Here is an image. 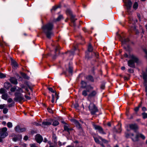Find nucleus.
<instances>
[{
    "label": "nucleus",
    "instance_id": "2",
    "mask_svg": "<svg viewBox=\"0 0 147 147\" xmlns=\"http://www.w3.org/2000/svg\"><path fill=\"white\" fill-rule=\"evenodd\" d=\"M129 58L131 59L128 61V65L131 67H135V63H138V58L136 56L133 55H130L129 56Z\"/></svg>",
    "mask_w": 147,
    "mask_h": 147
},
{
    "label": "nucleus",
    "instance_id": "63",
    "mask_svg": "<svg viewBox=\"0 0 147 147\" xmlns=\"http://www.w3.org/2000/svg\"><path fill=\"white\" fill-rule=\"evenodd\" d=\"M21 147H26V144H23L21 145Z\"/></svg>",
    "mask_w": 147,
    "mask_h": 147
},
{
    "label": "nucleus",
    "instance_id": "43",
    "mask_svg": "<svg viewBox=\"0 0 147 147\" xmlns=\"http://www.w3.org/2000/svg\"><path fill=\"white\" fill-rule=\"evenodd\" d=\"M72 122L74 123L75 125L78 122L75 119L72 120Z\"/></svg>",
    "mask_w": 147,
    "mask_h": 147
},
{
    "label": "nucleus",
    "instance_id": "1",
    "mask_svg": "<svg viewBox=\"0 0 147 147\" xmlns=\"http://www.w3.org/2000/svg\"><path fill=\"white\" fill-rule=\"evenodd\" d=\"M53 27V23H49L43 26L42 28L45 34L47 37L49 39L53 35V34L51 30Z\"/></svg>",
    "mask_w": 147,
    "mask_h": 147
},
{
    "label": "nucleus",
    "instance_id": "11",
    "mask_svg": "<svg viewBox=\"0 0 147 147\" xmlns=\"http://www.w3.org/2000/svg\"><path fill=\"white\" fill-rule=\"evenodd\" d=\"M139 136L143 139H144L145 138V136L142 134H140L139 135L137 134L136 135V137L134 138H133L132 137L131 138L133 141L134 142H136L138 140V137Z\"/></svg>",
    "mask_w": 147,
    "mask_h": 147
},
{
    "label": "nucleus",
    "instance_id": "51",
    "mask_svg": "<svg viewBox=\"0 0 147 147\" xmlns=\"http://www.w3.org/2000/svg\"><path fill=\"white\" fill-rule=\"evenodd\" d=\"M25 97L27 100H30L31 99V98L27 95H25Z\"/></svg>",
    "mask_w": 147,
    "mask_h": 147
},
{
    "label": "nucleus",
    "instance_id": "8",
    "mask_svg": "<svg viewBox=\"0 0 147 147\" xmlns=\"http://www.w3.org/2000/svg\"><path fill=\"white\" fill-rule=\"evenodd\" d=\"M93 87L90 85L87 86L86 90H84L82 92V95L84 96H88V93L89 92L90 90H93Z\"/></svg>",
    "mask_w": 147,
    "mask_h": 147
},
{
    "label": "nucleus",
    "instance_id": "40",
    "mask_svg": "<svg viewBox=\"0 0 147 147\" xmlns=\"http://www.w3.org/2000/svg\"><path fill=\"white\" fill-rule=\"evenodd\" d=\"M6 76L4 74L0 72V78H3L5 77Z\"/></svg>",
    "mask_w": 147,
    "mask_h": 147
},
{
    "label": "nucleus",
    "instance_id": "21",
    "mask_svg": "<svg viewBox=\"0 0 147 147\" xmlns=\"http://www.w3.org/2000/svg\"><path fill=\"white\" fill-rule=\"evenodd\" d=\"M81 83L82 84V88H87V86H86V83L84 82V81H82Z\"/></svg>",
    "mask_w": 147,
    "mask_h": 147
},
{
    "label": "nucleus",
    "instance_id": "48",
    "mask_svg": "<svg viewBox=\"0 0 147 147\" xmlns=\"http://www.w3.org/2000/svg\"><path fill=\"white\" fill-rule=\"evenodd\" d=\"M76 127L77 128L79 129H80L81 128V127L80 124H79L77 125L76 126Z\"/></svg>",
    "mask_w": 147,
    "mask_h": 147
},
{
    "label": "nucleus",
    "instance_id": "20",
    "mask_svg": "<svg viewBox=\"0 0 147 147\" xmlns=\"http://www.w3.org/2000/svg\"><path fill=\"white\" fill-rule=\"evenodd\" d=\"M8 95L7 93L4 94L2 95L1 98L5 100H6L8 98Z\"/></svg>",
    "mask_w": 147,
    "mask_h": 147
},
{
    "label": "nucleus",
    "instance_id": "41",
    "mask_svg": "<svg viewBox=\"0 0 147 147\" xmlns=\"http://www.w3.org/2000/svg\"><path fill=\"white\" fill-rule=\"evenodd\" d=\"M8 111V109L6 108H4L3 110V113L4 114H6L7 113Z\"/></svg>",
    "mask_w": 147,
    "mask_h": 147
},
{
    "label": "nucleus",
    "instance_id": "10",
    "mask_svg": "<svg viewBox=\"0 0 147 147\" xmlns=\"http://www.w3.org/2000/svg\"><path fill=\"white\" fill-rule=\"evenodd\" d=\"M98 93L97 90H93L88 95V98H90L92 97H95Z\"/></svg>",
    "mask_w": 147,
    "mask_h": 147
},
{
    "label": "nucleus",
    "instance_id": "23",
    "mask_svg": "<svg viewBox=\"0 0 147 147\" xmlns=\"http://www.w3.org/2000/svg\"><path fill=\"white\" fill-rule=\"evenodd\" d=\"M74 53V51H68L67 53H67L68 55H73Z\"/></svg>",
    "mask_w": 147,
    "mask_h": 147
},
{
    "label": "nucleus",
    "instance_id": "22",
    "mask_svg": "<svg viewBox=\"0 0 147 147\" xmlns=\"http://www.w3.org/2000/svg\"><path fill=\"white\" fill-rule=\"evenodd\" d=\"M21 74L24 78L27 80H29V79L30 77L26 74L23 73H22Z\"/></svg>",
    "mask_w": 147,
    "mask_h": 147
},
{
    "label": "nucleus",
    "instance_id": "36",
    "mask_svg": "<svg viewBox=\"0 0 147 147\" xmlns=\"http://www.w3.org/2000/svg\"><path fill=\"white\" fill-rule=\"evenodd\" d=\"M7 126L9 128H11L12 127V123L11 122H8L7 124Z\"/></svg>",
    "mask_w": 147,
    "mask_h": 147
},
{
    "label": "nucleus",
    "instance_id": "52",
    "mask_svg": "<svg viewBox=\"0 0 147 147\" xmlns=\"http://www.w3.org/2000/svg\"><path fill=\"white\" fill-rule=\"evenodd\" d=\"M20 132H23L26 130V129L25 128H20Z\"/></svg>",
    "mask_w": 147,
    "mask_h": 147
},
{
    "label": "nucleus",
    "instance_id": "13",
    "mask_svg": "<svg viewBox=\"0 0 147 147\" xmlns=\"http://www.w3.org/2000/svg\"><path fill=\"white\" fill-rule=\"evenodd\" d=\"M11 65L14 69H17L18 67V65L16 62L14 60H11Z\"/></svg>",
    "mask_w": 147,
    "mask_h": 147
},
{
    "label": "nucleus",
    "instance_id": "49",
    "mask_svg": "<svg viewBox=\"0 0 147 147\" xmlns=\"http://www.w3.org/2000/svg\"><path fill=\"white\" fill-rule=\"evenodd\" d=\"M7 101L8 102H11L13 101V99L11 98H9L7 100Z\"/></svg>",
    "mask_w": 147,
    "mask_h": 147
},
{
    "label": "nucleus",
    "instance_id": "14",
    "mask_svg": "<svg viewBox=\"0 0 147 147\" xmlns=\"http://www.w3.org/2000/svg\"><path fill=\"white\" fill-rule=\"evenodd\" d=\"M69 125L67 124L64 125L63 128L64 130L67 132L69 134H70L69 131L73 130V129L72 128H69Z\"/></svg>",
    "mask_w": 147,
    "mask_h": 147
},
{
    "label": "nucleus",
    "instance_id": "7",
    "mask_svg": "<svg viewBox=\"0 0 147 147\" xmlns=\"http://www.w3.org/2000/svg\"><path fill=\"white\" fill-rule=\"evenodd\" d=\"M22 94L20 93L16 92L15 93V97L14 99L16 101H21L23 100L24 98L22 96Z\"/></svg>",
    "mask_w": 147,
    "mask_h": 147
},
{
    "label": "nucleus",
    "instance_id": "12",
    "mask_svg": "<svg viewBox=\"0 0 147 147\" xmlns=\"http://www.w3.org/2000/svg\"><path fill=\"white\" fill-rule=\"evenodd\" d=\"M35 140L38 143H40L42 141V137L39 134H37L35 136Z\"/></svg>",
    "mask_w": 147,
    "mask_h": 147
},
{
    "label": "nucleus",
    "instance_id": "32",
    "mask_svg": "<svg viewBox=\"0 0 147 147\" xmlns=\"http://www.w3.org/2000/svg\"><path fill=\"white\" fill-rule=\"evenodd\" d=\"M138 7V4L137 2H135L134 3V4L133 6V8L136 9H137Z\"/></svg>",
    "mask_w": 147,
    "mask_h": 147
},
{
    "label": "nucleus",
    "instance_id": "47",
    "mask_svg": "<svg viewBox=\"0 0 147 147\" xmlns=\"http://www.w3.org/2000/svg\"><path fill=\"white\" fill-rule=\"evenodd\" d=\"M14 105H15L14 103V102H13L12 103H11V104L8 105V107H13V106H14Z\"/></svg>",
    "mask_w": 147,
    "mask_h": 147
},
{
    "label": "nucleus",
    "instance_id": "34",
    "mask_svg": "<svg viewBox=\"0 0 147 147\" xmlns=\"http://www.w3.org/2000/svg\"><path fill=\"white\" fill-rule=\"evenodd\" d=\"M75 16L71 15V21L73 22H74L75 20H76V19H75Z\"/></svg>",
    "mask_w": 147,
    "mask_h": 147
},
{
    "label": "nucleus",
    "instance_id": "39",
    "mask_svg": "<svg viewBox=\"0 0 147 147\" xmlns=\"http://www.w3.org/2000/svg\"><path fill=\"white\" fill-rule=\"evenodd\" d=\"M16 89V87L15 86L12 87L10 89V91L11 92H14Z\"/></svg>",
    "mask_w": 147,
    "mask_h": 147
},
{
    "label": "nucleus",
    "instance_id": "5",
    "mask_svg": "<svg viewBox=\"0 0 147 147\" xmlns=\"http://www.w3.org/2000/svg\"><path fill=\"white\" fill-rule=\"evenodd\" d=\"M89 110L92 115H94L98 112V110L95 105L93 103H91L89 106Z\"/></svg>",
    "mask_w": 147,
    "mask_h": 147
},
{
    "label": "nucleus",
    "instance_id": "60",
    "mask_svg": "<svg viewBox=\"0 0 147 147\" xmlns=\"http://www.w3.org/2000/svg\"><path fill=\"white\" fill-rule=\"evenodd\" d=\"M129 21H130V23H133L132 22V20H133V18L131 17H129Z\"/></svg>",
    "mask_w": 147,
    "mask_h": 147
},
{
    "label": "nucleus",
    "instance_id": "50",
    "mask_svg": "<svg viewBox=\"0 0 147 147\" xmlns=\"http://www.w3.org/2000/svg\"><path fill=\"white\" fill-rule=\"evenodd\" d=\"M128 72L130 73H132L133 72V69H129L128 70Z\"/></svg>",
    "mask_w": 147,
    "mask_h": 147
},
{
    "label": "nucleus",
    "instance_id": "6",
    "mask_svg": "<svg viewBox=\"0 0 147 147\" xmlns=\"http://www.w3.org/2000/svg\"><path fill=\"white\" fill-rule=\"evenodd\" d=\"M93 126L94 129L96 130H98L100 134H106V133L104 131L103 128L100 126L95 124H93Z\"/></svg>",
    "mask_w": 147,
    "mask_h": 147
},
{
    "label": "nucleus",
    "instance_id": "38",
    "mask_svg": "<svg viewBox=\"0 0 147 147\" xmlns=\"http://www.w3.org/2000/svg\"><path fill=\"white\" fill-rule=\"evenodd\" d=\"M16 91L21 93L24 92V91L21 88H18L16 90Z\"/></svg>",
    "mask_w": 147,
    "mask_h": 147
},
{
    "label": "nucleus",
    "instance_id": "46",
    "mask_svg": "<svg viewBox=\"0 0 147 147\" xmlns=\"http://www.w3.org/2000/svg\"><path fill=\"white\" fill-rule=\"evenodd\" d=\"M52 99L51 100V102L52 103H53L54 102V99H55V96L53 94H52Z\"/></svg>",
    "mask_w": 147,
    "mask_h": 147
},
{
    "label": "nucleus",
    "instance_id": "62",
    "mask_svg": "<svg viewBox=\"0 0 147 147\" xmlns=\"http://www.w3.org/2000/svg\"><path fill=\"white\" fill-rule=\"evenodd\" d=\"M59 47H56L55 49V52H56L57 51H59Z\"/></svg>",
    "mask_w": 147,
    "mask_h": 147
},
{
    "label": "nucleus",
    "instance_id": "31",
    "mask_svg": "<svg viewBox=\"0 0 147 147\" xmlns=\"http://www.w3.org/2000/svg\"><path fill=\"white\" fill-rule=\"evenodd\" d=\"M52 138L54 143H56L57 142V137L55 134L53 135Z\"/></svg>",
    "mask_w": 147,
    "mask_h": 147
},
{
    "label": "nucleus",
    "instance_id": "29",
    "mask_svg": "<svg viewBox=\"0 0 147 147\" xmlns=\"http://www.w3.org/2000/svg\"><path fill=\"white\" fill-rule=\"evenodd\" d=\"M68 71L69 74H72L73 73V68L70 66H69Z\"/></svg>",
    "mask_w": 147,
    "mask_h": 147
},
{
    "label": "nucleus",
    "instance_id": "56",
    "mask_svg": "<svg viewBox=\"0 0 147 147\" xmlns=\"http://www.w3.org/2000/svg\"><path fill=\"white\" fill-rule=\"evenodd\" d=\"M47 110H48V112H49V113H53V111L50 109L49 108H48L47 109Z\"/></svg>",
    "mask_w": 147,
    "mask_h": 147
},
{
    "label": "nucleus",
    "instance_id": "17",
    "mask_svg": "<svg viewBox=\"0 0 147 147\" xmlns=\"http://www.w3.org/2000/svg\"><path fill=\"white\" fill-rule=\"evenodd\" d=\"M22 138V136L21 135H18L14 137L13 138V140L16 142L17 140H20Z\"/></svg>",
    "mask_w": 147,
    "mask_h": 147
},
{
    "label": "nucleus",
    "instance_id": "33",
    "mask_svg": "<svg viewBox=\"0 0 147 147\" xmlns=\"http://www.w3.org/2000/svg\"><path fill=\"white\" fill-rule=\"evenodd\" d=\"M6 92V90L3 88H1L0 90V93L1 94H5V92Z\"/></svg>",
    "mask_w": 147,
    "mask_h": 147
},
{
    "label": "nucleus",
    "instance_id": "53",
    "mask_svg": "<svg viewBox=\"0 0 147 147\" xmlns=\"http://www.w3.org/2000/svg\"><path fill=\"white\" fill-rule=\"evenodd\" d=\"M59 7H53L51 11L55 10L57 9Z\"/></svg>",
    "mask_w": 147,
    "mask_h": 147
},
{
    "label": "nucleus",
    "instance_id": "64",
    "mask_svg": "<svg viewBox=\"0 0 147 147\" xmlns=\"http://www.w3.org/2000/svg\"><path fill=\"white\" fill-rule=\"evenodd\" d=\"M145 91L146 92V95L147 96V86H145Z\"/></svg>",
    "mask_w": 147,
    "mask_h": 147
},
{
    "label": "nucleus",
    "instance_id": "4",
    "mask_svg": "<svg viewBox=\"0 0 147 147\" xmlns=\"http://www.w3.org/2000/svg\"><path fill=\"white\" fill-rule=\"evenodd\" d=\"M123 1L125 3V5L127 7V13L130 15L131 14V9L132 5L131 2L129 0H128V2H126L125 0H123Z\"/></svg>",
    "mask_w": 147,
    "mask_h": 147
},
{
    "label": "nucleus",
    "instance_id": "25",
    "mask_svg": "<svg viewBox=\"0 0 147 147\" xmlns=\"http://www.w3.org/2000/svg\"><path fill=\"white\" fill-rule=\"evenodd\" d=\"M93 137L94 138V140L95 142L96 143H97V144H100V143L99 140V139H99L98 137V138H97L96 137H95L93 136Z\"/></svg>",
    "mask_w": 147,
    "mask_h": 147
},
{
    "label": "nucleus",
    "instance_id": "30",
    "mask_svg": "<svg viewBox=\"0 0 147 147\" xmlns=\"http://www.w3.org/2000/svg\"><path fill=\"white\" fill-rule=\"evenodd\" d=\"M20 127L19 126H17L15 128V130L16 131L18 132H20Z\"/></svg>",
    "mask_w": 147,
    "mask_h": 147
},
{
    "label": "nucleus",
    "instance_id": "35",
    "mask_svg": "<svg viewBox=\"0 0 147 147\" xmlns=\"http://www.w3.org/2000/svg\"><path fill=\"white\" fill-rule=\"evenodd\" d=\"M142 115L144 119H145L147 118V113L144 112L142 113Z\"/></svg>",
    "mask_w": 147,
    "mask_h": 147
},
{
    "label": "nucleus",
    "instance_id": "58",
    "mask_svg": "<svg viewBox=\"0 0 147 147\" xmlns=\"http://www.w3.org/2000/svg\"><path fill=\"white\" fill-rule=\"evenodd\" d=\"M105 87V85L104 84H102L101 85L100 88L102 89H104Z\"/></svg>",
    "mask_w": 147,
    "mask_h": 147
},
{
    "label": "nucleus",
    "instance_id": "37",
    "mask_svg": "<svg viewBox=\"0 0 147 147\" xmlns=\"http://www.w3.org/2000/svg\"><path fill=\"white\" fill-rule=\"evenodd\" d=\"M63 18V16L62 15H60L56 19V21H59L61 19Z\"/></svg>",
    "mask_w": 147,
    "mask_h": 147
},
{
    "label": "nucleus",
    "instance_id": "44",
    "mask_svg": "<svg viewBox=\"0 0 147 147\" xmlns=\"http://www.w3.org/2000/svg\"><path fill=\"white\" fill-rule=\"evenodd\" d=\"M74 107L75 108L77 109L79 105L78 103H75L74 104Z\"/></svg>",
    "mask_w": 147,
    "mask_h": 147
},
{
    "label": "nucleus",
    "instance_id": "61",
    "mask_svg": "<svg viewBox=\"0 0 147 147\" xmlns=\"http://www.w3.org/2000/svg\"><path fill=\"white\" fill-rule=\"evenodd\" d=\"M30 147H38L36 146L35 144H30Z\"/></svg>",
    "mask_w": 147,
    "mask_h": 147
},
{
    "label": "nucleus",
    "instance_id": "28",
    "mask_svg": "<svg viewBox=\"0 0 147 147\" xmlns=\"http://www.w3.org/2000/svg\"><path fill=\"white\" fill-rule=\"evenodd\" d=\"M129 41V39L128 38H126L123 40L122 41V42L123 44H126Z\"/></svg>",
    "mask_w": 147,
    "mask_h": 147
},
{
    "label": "nucleus",
    "instance_id": "19",
    "mask_svg": "<svg viewBox=\"0 0 147 147\" xmlns=\"http://www.w3.org/2000/svg\"><path fill=\"white\" fill-rule=\"evenodd\" d=\"M86 79L87 80L90 81L92 82H94V79L93 77L89 75L86 77Z\"/></svg>",
    "mask_w": 147,
    "mask_h": 147
},
{
    "label": "nucleus",
    "instance_id": "24",
    "mask_svg": "<svg viewBox=\"0 0 147 147\" xmlns=\"http://www.w3.org/2000/svg\"><path fill=\"white\" fill-rule=\"evenodd\" d=\"M93 49V47L90 44H89L88 47V51L89 52H92Z\"/></svg>",
    "mask_w": 147,
    "mask_h": 147
},
{
    "label": "nucleus",
    "instance_id": "9",
    "mask_svg": "<svg viewBox=\"0 0 147 147\" xmlns=\"http://www.w3.org/2000/svg\"><path fill=\"white\" fill-rule=\"evenodd\" d=\"M129 126L130 128L133 130L135 132H136L137 130L138 129V125L136 123L130 124L129 125Z\"/></svg>",
    "mask_w": 147,
    "mask_h": 147
},
{
    "label": "nucleus",
    "instance_id": "45",
    "mask_svg": "<svg viewBox=\"0 0 147 147\" xmlns=\"http://www.w3.org/2000/svg\"><path fill=\"white\" fill-rule=\"evenodd\" d=\"M48 90H49L50 91H51V92H52V93L55 92L53 90V89L52 88H48Z\"/></svg>",
    "mask_w": 147,
    "mask_h": 147
},
{
    "label": "nucleus",
    "instance_id": "16",
    "mask_svg": "<svg viewBox=\"0 0 147 147\" xmlns=\"http://www.w3.org/2000/svg\"><path fill=\"white\" fill-rule=\"evenodd\" d=\"M9 81L11 83L14 84H17L18 83L17 79L14 77H10Z\"/></svg>",
    "mask_w": 147,
    "mask_h": 147
},
{
    "label": "nucleus",
    "instance_id": "18",
    "mask_svg": "<svg viewBox=\"0 0 147 147\" xmlns=\"http://www.w3.org/2000/svg\"><path fill=\"white\" fill-rule=\"evenodd\" d=\"M11 86V84L8 82H6L4 84V87L7 89H8Z\"/></svg>",
    "mask_w": 147,
    "mask_h": 147
},
{
    "label": "nucleus",
    "instance_id": "15",
    "mask_svg": "<svg viewBox=\"0 0 147 147\" xmlns=\"http://www.w3.org/2000/svg\"><path fill=\"white\" fill-rule=\"evenodd\" d=\"M52 123V121L51 120L43 121L42 123V127H45L46 126L51 125Z\"/></svg>",
    "mask_w": 147,
    "mask_h": 147
},
{
    "label": "nucleus",
    "instance_id": "54",
    "mask_svg": "<svg viewBox=\"0 0 147 147\" xmlns=\"http://www.w3.org/2000/svg\"><path fill=\"white\" fill-rule=\"evenodd\" d=\"M139 108L138 107H136L134 109L135 111L136 112H137L138 111Z\"/></svg>",
    "mask_w": 147,
    "mask_h": 147
},
{
    "label": "nucleus",
    "instance_id": "27",
    "mask_svg": "<svg viewBox=\"0 0 147 147\" xmlns=\"http://www.w3.org/2000/svg\"><path fill=\"white\" fill-rule=\"evenodd\" d=\"M59 124V123L58 121L56 120L54 121L53 122V125L54 126H56L58 125Z\"/></svg>",
    "mask_w": 147,
    "mask_h": 147
},
{
    "label": "nucleus",
    "instance_id": "26",
    "mask_svg": "<svg viewBox=\"0 0 147 147\" xmlns=\"http://www.w3.org/2000/svg\"><path fill=\"white\" fill-rule=\"evenodd\" d=\"M98 138H99V139H100L104 143H108V141H107V140H106L105 139H103L101 137H100V136H98Z\"/></svg>",
    "mask_w": 147,
    "mask_h": 147
},
{
    "label": "nucleus",
    "instance_id": "57",
    "mask_svg": "<svg viewBox=\"0 0 147 147\" xmlns=\"http://www.w3.org/2000/svg\"><path fill=\"white\" fill-rule=\"evenodd\" d=\"M142 110L143 111H146L147 110V109L146 108V107H142Z\"/></svg>",
    "mask_w": 147,
    "mask_h": 147
},
{
    "label": "nucleus",
    "instance_id": "3",
    "mask_svg": "<svg viewBox=\"0 0 147 147\" xmlns=\"http://www.w3.org/2000/svg\"><path fill=\"white\" fill-rule=\"evenodd\" d=\"M7 129L6 127L0 129V142H2L3 139L5 138L8 135L7 132Z\"/></svg>",
    "mask_w": 147,
    "mask_h": 147
},
{
    "label": "nucleus",
    "instance_id": "42",
    "mask_svg": "<svg viewBox=\"0 0 147 147\" xmlns=\"http://www.w3.org/2000/svg\"><path fill=\"white\" fill-rule=\"evenodd\" d=\"M6 107V105L5 104L1 105H0V109H2L4 108V107Z\"/></svg>",
    "mask_w": 147,
    "mask_h": 147
},
{
    "label": "nucleus",
    "instance_id": "55",
    "mask_svg": "<svg viewBox=\"0 0 147 147\" xmlns=\"http://www.w3.org/2000/svg\"><path fill=\"white\" fill-rule=\"evenodd\" d=\"M28 137L27 136H26L24 137V139L26 141L28 140Z\"/></svg>",
    "mask_w": 147,
    "mask_h": 147
},
{
    "label": "nucleus",
    "instance_id": "59",
    "mask_svg": "<svg viewBox=\"0 0 147 147\" xmlns=\"http://www.w3.org/2000/svg\"><path fill=\"white\" fill-rule=\"evenodd\" d=\"M55 95L56 98V100H57L59 98V96L57 94L56 92H55Z\"/></svg>",
    "mask_w": 147,
    "mask_h": 147
}]
</instances>
